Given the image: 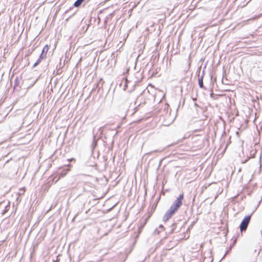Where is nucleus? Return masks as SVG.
Returning <instances> with one entry per match:
<instances>
[{
	"label": "nucleus",
	"mask_w": 262,
	"mask_h": 262,
	"mask_svg": "<svg viewBox=\"0 0 262 262\" xmlns=\"http://www.w3.org/2000/svg\"><path fill=\"white\" fill-rule=\"evenodd\" d=\"M184 199L183 193L180 194L179 197L173 202L172 205L170 206L174 211H177L182 206V201Z\"/></svg>",
	"instance_id": "obj_1"
},
{
	"label": "nucleus",
	"mask_w": 262,
	"mask_h": 262,
	"mask_svg": "<svg viewBox=\"0 0 262 262\" xmlns=\"http://www.w3.org/2000/svg\"><path fill=\"white\" fill-rule=\"evenodd\" d=\"M251 215H248L246 216L240 225V230L241 231H245L248 226V224L250 221Z\"/></svg>",
	"instance_id": "obj_2"
},
{
	"label": "nucleus",
	"mask_w": 262,
	"mask_h": 262,
	"mask_svg": "<svg viewBox=\"0 0 262 262\" xmlns=\"http://www.w3.org/2000/svg\"><path fill=\"white\" fill-rule=\"evenodd\" d=\"M176 211H174L172 208H170L166 211L165 214L163 217V220L164 222L167 221L171 216L175 213Z\"/></svg>",
	"instance_id": "obj_3"
},
{
	"label": "nucleus",
	"mask_w": 262,
	"mask_h": 262,
	"mask_svg": "<svg viewBox=\"0 0 262 262\" xmlns=\"http://www.w3.org/2000/svg\"><path fill=\"white\" fill-rule=\"evenodd\" d=\"M84 1V0H77L74 4V6L75 7H78L79 6H80L81 4Z\"/></svg>",
	"instance_id": "obj_4"
},
{
	"label": "nucleus",
	"mask_w": 262,
	"mask_h": 262,
	"mask_svg": "<svg viewBox=\"0 0 262 262\" xmlns=\"http://www.w3.org/2000/svg\"><path fill=\"white\" fill-rule=\"evenodd\" d=\"M203 79V76L202 75L201 76V77L199 79V84L201 88H204Z\"/></svg>",
	"instance_id": "obj_5"
},
{
	"label": "nucleus",
	"mask_w": 262,
	"mask_h": 262,
	"mask_svg": "<svg viewBox=\"0 0 262 262\" xmlns=\"http://www.w3.org/2000/svg\"><path fill=\"white\" fill-rule=\"evenodd\" d=\"M49 47L48 45H46L42 50L41 53L46 54L48 52Z\"/></svg>",
	"instance_id": "obj_6"
},
{
	"label": "nucleus",
	"mask_w": 262,
	"mask_h": 262,
	"mask_svg": "<svg viewBox=\"0 0 262 262\" xmlns=\"http://www.w3.org/2000/svg\"><path fill=\"white\" fill-rule=\"evenodd\" d=\"M69 168H66L64 169L63 171L61 173V176L63 177L64 176H65L67 174V173L69 171Z\"/></svg>",
	"instance_id": "obj_7"
},
{
	"label": "nucleus",
	"mask_w": 262,
	"mask_h": 262,
	"mask_svg": "<svg viewBox=\"0 0 262 262\" xmlns=\"http://www.w3.org/2000/svg\"><path fill=\"white\" fill-rule=\"evenodd\" d=\"M190 64H191V62L190 61H189L188 64H187V67L186 68H185L184 70L185 73L187 72V71L189 70V69L190 67Z\"/></svg>",
	"instance_id": "obj_8"
},
{
	"label": "nucleus",
	"mask_w": 262,
	"mask_h": 262,
	"mask_svg": "<svg viewBox=\"0 0 262 262\" xmlns=\"http://www.w3.org/2000/svg\"><path fill=\"white\" fill-rule=\"evenodd\" d=\"M46 54L41 53V54L39 56V59L42 60L43 59L46 58Z\"/></svg>",
	"instance_id": "obj_9"
},
{
	"label": "nucleus",
	"mask_w": 262,
	"mask_h": 262,
	"mask_svg": "<svg viewBox=\"0 0 262 262\" xmlns=\"http://www.w3.org/2000/svg\"><path fill=\"white\" fill-rule=\"evenodd\" d=\"M41 60L38 58L34 64L33 68H35V67H36L41 62Z\"/></svg>",
	"instance_id": "obj_10"
},
{
	"label": "nucleus",
	"mask_w": 262,
	"mask_h": 262,
	"mask_svg": "<svg viewBox=\"0 0 262 262\" xmlns=\"http://www.w3.org/2000/svg\"><path fill=\"white\" fill-rule=\"evenodd\" d=\"M168 108H169V105H168V104H165V105H164V111H168Z\"/></svg>",
	"instance_id": "obj_11"
},
{
	"label": "nucleus",
	"mask_w": 262,
	"mask_h": 262,
	"mask_svg": "<svg viewBox=\"0 0 262 262\" xmlns=\"http://www.w3.org/2000/svg\"><path fill=\"white\" fill-rule=\"evenodd\" d=\"M96 145H97V142H96V141L95 140V139H94V140H93V143H92V146H93L94 147H95L96 146Z\"/></svg>",
	"instance_id": "obj_12"
},
{
	"label": "nucleus",
	"mask_w": 262,
	"mask_h": 262,
	"mask_svg": "<svg viewBox=\"0 0 262 262\" xmlns=\"http://www.w3.org/2000/svg\"><path fill=\"white\" fill-rule=\"evenodd\" d=\"M9 207V206H8V205L7 206H6L5 209L4 210V212H3V214H4L5 212H6L8 211L7 208Z\"/></svg>",
	"instance_id": "obj_13"
},
{
	"label": "nucleus",
	"mask_w": 262,
	"mask_h": 262,
	"mask_svg": "<svg viewBox=\"0 0 262 262\" xmlns=\"http://www.w3.org/2000/svg\"><path fill=\"white\" fill-rule=\"evenodd\" d=\"M155 151H159V152H161V151H160V150H155Z\"/></svg>",
	"instance_id": "obj_14"
},
{
	"label": "nucleus",
	"mask_w": 262,
	"mask_h": 262,
	"mask_svg": "<svg viewBox=\"0 0 262 262\" xmlns=\"http://www.w3.org/2000/svg\"><path fill=\"white\" fill-rule=\"evenodd\" d=\"M60 178H59L58 179H57V180L55 182H56L57 181H58V180Z\"/></svg>",
	"instance_id": "obj_15"
},
{
	"label": "nucleus",
	"mask_w": 262,
	"mask_h": 262,
	"mask_svg": "<svg viewBox=\"0 0 262 262\" xmlns=\"http://www.w3.org/2000/svg\"><path fill=\"white\" fill-rule=\"evenodd\" d=\"M204 74V71H203V74ZM203 76V75H202Z\"/></svg>",
	"instance_id": "obj_16"
}]
</instances>
